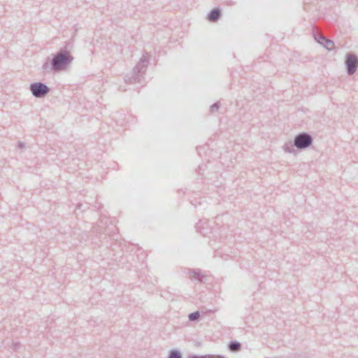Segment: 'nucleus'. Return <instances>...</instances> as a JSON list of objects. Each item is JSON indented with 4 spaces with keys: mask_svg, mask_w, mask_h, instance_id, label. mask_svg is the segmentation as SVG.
<instances>
[{
    "mask_svg": "<svg viewBox=\"0 0 358 358\" xmlns=\"http://www.w3.org/2000/svg\"><path fill=\"white\" fill-rule=\"evenodd\" d=\"M72 46L71 42H66L64 48H60L55 54L52 55L50 63L45 62L43 64V70L48 73L64 71L74 59L69 51V49H71Z\"/></svg>",
    "mask_w": 358,
    "mask_h": 358,
    "instance_id": "f257e3e1",
    "label": "nucleus"
},
{
    "mask_svg": "<svg viewBox=\"0 0 358 358\" xmlns=\"http://www.w3.org/2000/svg\"><path fill=\"white\" fill-rule=\"evenodd\" d=\"M150 56L145 52L140 59V61L133 69L130 76H127L124 80L127 83H142L144 82V75L149 64Z\"/></svg>",
    "mask_w": 358,
    "mask_h": 358,
    "instance_id": "f03ea898",
    "label": "nucleus"
},
{
    "mask_svg": "<svg viewBox=\"0 0 358 358\" xmlns=\"http://www.w3.org/2000/svg\"><path fill=\"white\" fill-rule=\"evenodd\" d=\"M294 145L299 150H305L310 147L313 141L312 136L306 132L297 134L294 139Z\"/></svg>",
    "mask_w": 358,
    "mask_h": 358,
    "instance_id": "7ed1b4c3",
    "label": "nucleus"
},
{
    "mask_svg": "<svg viewBox=\"0 0 358 358\" xmlns=\"http://www.w3.org/2000/svg\"><path fill=\"white\" fill-rule=\"evenodd\" d=\"M29 90L36 98H44L50 91V87L42 82L31 83Z\"/></svg>",
    "mask_w": 358,
    "mask_h": 358,
    "instance_id": "20e7f679",
    "label": "nucleus"
},
{
    "mask_svg": "<svg viewBox=\"0 0 358 358\" xmlns=\"http://www.w3.org/2000/svg\"><path fill=\"white\" fill-rule=\"evenodd\" d=\"M345 64L348 74L353 75L358 68V57L354 54L348 53L345 55Z\"/></svg>",
    "mask_w": 358,
    "mask_h": 358,
    "instance_id": "39448f33",
    "label": "nucleus"
},
{
    "mask_svg": "<svg viewBox=\"0 0 358 358\" xmlns=\"http://www.w3.org/2000/svg\"><path fill=\"white\" fill-rule=\"evenodd\" d=\"M314 38L315 41H317L320 44L322 45L327 50H331L334 49V43L331 40L328 39L320 34H314Z\"/></svg>",
    "mask_w": 358,
    "mask_h": 358,
    "instance_id": "423d86ee",
    "label": "nucleus"
},
{
    "mask_svg": "<svg viewBox=\"0 0 358 358\" xmlns=\"http://www.w3.org/2000/svg\"><path fill=\"white\" fill-rule=\"evenodd\" d=\"M187 274L192 280H198L200 282H205L206 275H203L199 268L189 269Z\"/></svg>",
    "mask_w": 358,
    "mask_h": 358,
    "instance_id": "0eeeda50",
    "label": "nucleus"
},
{
    "mask_svg": "<svg viewBox=\"0 0 358 358\" xmlns=\"http://www.w3.org/2000/svg\"><path fill=\"white\" fill-rule=\"evenodd\" d=\"M221 17V11L218 8L212 9L208 13V20L210 22H215Z\"/></svg>",
    "mask_w": 358,
    "mask_h": 358,
    "instance_id": "6e6552de",
    "label": "nucleus"
},
{
    "mask_svg": "<svg viewBox=\"0 0 358 358\" xmlns=\"http://www.w3.org/2000/svg\"><path fill=\"white\" fill-rule=\"evenodd\" d=\"M204 224H207V222L200 220L196 225V229L202 236H206L208 235V227H204Z\"/></svg>",
    "mask_w": 358,
    "mask_h": 358,
    "instance_id": "1a4fd4ad",
    "label": "nucleus"
},
{
    "mask_svg": "<svg viewBox=\"0 0 358 358\" xmlns=\"http://www.w3.org/2000/svg\"><path fill=\"white\" fill-rule=\"evenodd\" d=\"M228 348L231 352H238L241 349V345L236 341H231L228 344Z\"/></svg>",
    "mask_w": 358,
    "mask_h": 358,
    "instance_id": "9d476101",
    "label": "nucleus"
},
{
    "mask_svg": "<svg viewBox=\"0 0 358 358\" xmlns=\"http://www.w3.org/2000/svg\"><path fill=\"white\" fill-rule=\"evenodd\" d=\"M294 147H295L294 142L292 143L291 141H289L284 144V145L282 146V149L285 152L294 153L296 150L294 148Z\"/></svg>",
    "mask_w": 358,
    "mask_h": 358,
    "instance_id": "9b49d317",
    "label": "nucleus"
},
{
    "mask_svg": "<svg viewBox=\"0 0 358 358\" xmlns=\"http://www.w3.org/2000/svg\"><path fill=\"white\" fill-rule=\"evenodd\" d=\"M169 358H182V355L178 350H172L169 353Z\"/></svg>",
    "mask_w": 358,
    "mask_h": 358,
    "instance_id": "f8f14e48",
    "label": "nucleus"
},
{
    "mask_svg": "<svg viewBox=\"0 0 358 358\" xmlns=\"http://www.w3.org/2000/svg\"><path fill=\"white\" fill-rule=\"evenodd\" d=\"M199 317H200V313L199 311L193 312L188 315V318H189V321H195V320H198Z\"/></svg>",
    "mask_w": 358,
    "mask_h": 358,
    "instance_id": "ddd939ff",
    "label": "nucleus"
},
{
    "mask_svg": "<svg viewBox=\"0 0 358 358\" xmlns=\"http://www.w3.org/2000/svg\"><path fill=\"white\" fill-rule=\"evenodd\" d=\"M210 354L199 355H192L188 357V358H210Z\"/></svg>",
    "mask_w": 358,
    "mask_h": 358,
    "instance_id": "4468645a",
    "label": "nucleus"
},
{
    "mask_svg": "<svg viewBox=\"0 0 358 358\" xmlns=\"http://www.w3.org/2000/svg\"><path fill=\"white\" fill-rule=\"evenodd\" d=\"M218 108H219V102H216L210 106V112L214 113V112L217 111L218 110Z\"/></svg>",
    "mask_w": 358,
    "mask_h": 358,
    "instance_id": "2eb2a0df",
    "label": "nucleus"
},
{
    "mask_svg": "<svg viewBox=\"0 0 358 358\" xmlns=\"http://www.w3.org/2000/svg\"><path fill=\"white\" fill-rule=\"evenodd\" d=\"M210 358H224V357L222 355H210Z\"/></svg>",
    "mask_w": 358,
    "mask_h": 358,
    "instance_id": "dca6fc26",
    "label": "nucleus"
},
{
    "mask_svg": "<svg viewBox=\"0 0 358 358\" xmlns=\"http://www.w3.org/2000/svg\"><path fill=\"white\" fill-rule=\"evenodd\" d=\"M20 346V343H13V349L14 350H17Z\"/></svg>",
    "mask_w": 358,
    "mask_h": 358,
    "instance_id": "f3484780",
    "label": "nucleus"
},
{
    "mask_svg": "<svg viewBox=\"0 0 358 358\" xmlns=\"http://www.w3.org/2000/svg\"><path fill=\"white\" fill-rule=\"evenodd\" d=\"M18 146H19L20 148H24V144L23 143L20 142V143H18Z\"/></svg>",
    "mask_w": 358,
    "mask_h": 358,
    "instance_id": "a211bd4d",
    "label": "nucleus"
}]
</instances>
